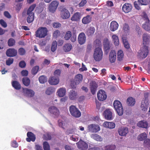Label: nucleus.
<instances>
[{
  "label": "nucleus",
  "instance_id": "nucleus-1",
  "mask_svg": "<svg viewBox=\"0 0 150 150\" xmlns=\"http://www.w3.org/2000/svg\"><path fill=\"white\" fill-rule=\"evenodd\" d=\"M143 44L144 45L142 49L141 52L143 54L144 58L146 57L149 53L148 47L146 45L149 43L150 40V35L149 34L145 33L143 35Z\"/></svg>",
  "mask_w": 150,
  "mask_h": 150
},
{
  "label": "nucleus",
  "instance_id": "nucleus-2",
  "mask_svg": "<svg viewBox=\"0 0 150 150\" xmlns=\"http://www.w3.org/2000/svg\"><path fill=\"white\" fill-rule=\"evenodd\" d=\"M36 6L35 4L31 5L27 11L26 14L28 16L27 21L28 23H32L34 20V13L33 11Z\"/></svg>",
  "mask_w": 150,
  "mask_h": 150
},
{
  "label": "nucleus",
  "instance_id": "nucleus-3",
  "mask_svg": "<svg viewBox=\"0 0 150 150\" xmlns=\"http://www.w3.org/2000/svg\"><path fill=\"white\" fill-rule=\"evenodd\" d=\"M47 32L48 30L46 28L40 27L35 32V35L36 37L43 38L47 35Z\"/></svg>",
  "mask_w": 150,
  "mask_h": 150
},
{
  "label": "nucleus",
  "instance_id": "nucleus-4",
  "mask_svg": "<svg viewBox=\"0 0 150 150\" xmlns=\"http://www.w3.org/2000/svg\"><path fill=\"white\" fill-rule=\"evenodd\" d=\"M103 52L101 48L100 47L96 48L93 53V58L96 61H100L103 58Z\"/></svg>",
  "mask_w": 150,
  "mask_h": 150
},
{
  "label": "nucleus",
  "instance_id": "nucleus-5",
  "mask_svg": "<svg viewBox=\"0 0 150 150\" xmlns=\"http://www.w3.org/2000/svg\"><path fill=\"white\" fill-rule=\"evenodd\" d=\"M69 111L71 115L75 118L79 117L81 115L80 110L74 105H71L69 107Z\"/></svg>",
  "mask_w": 150,
  "mask_h": 150
},
{
  "label": "nucleus",
  "instance_id": "nucleus-6",
  "mask_svg": "<svg viewBox=\"0 0 150 150\" xmlns=\"http://www.w3.org/2000/svg\"><path fill=\"white\" fill-rule=\"evenodd\" d=\"M113 106L118 114L119 116L122 115L123 113V109L121 102L116 100L114 102Z\"/></svg>",
  "mask_w": 150,
  "mask_h": 150
},
{
  "label": "nucleus",
  "instance_id": "nucleus-7",
  "mask_svg": "<svg viewBox=\"0 0 150 150\" xmlns=\"http://www.w3.org/2000/svg\"><path fill=\"white\" fill-rule=\"evenodd\" d=\"M88 130L89 132L96 133L100 130V127L98 125L91 124L88 126Z\"/></svg>",
  "mask_w": 150,
  "mask_h": 150
},
{
  "label": "nucleus",
  "instance_id": "nucleus-8",
  "mask_svg": "<svg viewBox=\"0 0 150 150\" xmlns=\"http://www.w3.org/2000/svg\"><path fill=\"white\" fill-rule=\"evenodd\" d=\"M23 93L24 96L28 97H32L35 95V92L32 90L28 88H23Z\"/></svg>",
  "mask_w": 150,
  "mask_h": 150
},
{
  "label": "nucleus",
  "instance_id": "nucleus-9",
  "mask_svg": "<svg viewBox=\"0 0 150 150\" xmlns=\"http://www.w3.org/2000/svg\"><path fill=\"white\" fill-rule=\"evenodd\" d=\"M60 15L62 18L66 19L69 18L70 16V14L67 9L65 8H63L61 11Z\"/></svg>",
  "mask_w": 150,
  "mask_h": 150
},
{
  "label": "nucleus",
  "instance_id": "nucleus-10",
  "mask_svg": "<svg viewBox=\"0 0 150 150\" xmlns=\"http://www.w3.org/2000/svg\"><path fill=\"white\" fill-rule=\"evenodd\" d=\"M77 147L81 150H86L88 148V144L81 140L76 143Z\"/></svg>",
  "mask_w": 150,
  "mask_h": 150
},
{
  "label": "nucleus",
  "instance_id": "nucleus-11",
  "mask_svg": "<svg viewBox=\"0 0 150 150\" xmlns=\"http://www.w3.org/2000/svg\"><path fill=\"white\" fill-rule=\"evenodd\" d=\"M107 97L105 92L103 90L99 91L97 93V98L98 99L101 101L105 100Z\"/></svg>",
  "mask_w": 150,
  "mask_h": 150
},
{
  "label": "nucleus",
  "instance_id": "nucleus-12",
  "mask_svg": "<svg viewBox=\"0 0 150 150\" xmlns=\"http://www.w3.org/2000/svg\"><path fill=\"white\" fill-rule=\"evenodd\" d=\"M59 5V3L56 1H52L48 9L52 13H54L57 9Z\"/></svg>",
  "mask_w": 150,
  "mask_h": 150
},
{
  "label": "nucleus",
  "instance_id": "nucleus-13",
  "mask_svg": "<svg viewBox=\"0 0 150 150\" xmlns=\"http://www.w3.org/2000/svg\"><path fill=\"white\" fill-rule=\"evenodd\" d=\"M91 92L93 95H94L98 87V84L95 81H92L89 85Z\"/></svg>",
  "mask_w": 150,
  "mask_h": 150
},
{
  "label": "nucleus",
  "instance_id": "nucleus-14",
  "mask_svg": "<svg viewBox=\"0 0 150 150\" xmlns=\"http://www.w3.org/2000/svg\"><path fill=\"white\" fill-rule=\"evenodd\" d=\"M17 54V51L14 48H9L6 51V55L9 57H14Z\"/></svg>",
  "mask_w": 150,
  "mask_h": 150
},
{
  "label": "nucleus",
  "instance_id": "nucleus-15",
  "mask_svg": "<svg viewBox=\"0 0 150 150\" xmlns=\"http://www.w3.org/2000/svg\"><path fill=\"white\" fill-rule=\"evenodd\" d=\"M103 115L107 120H111L113 119L112 113L110 109H106L104 112Z\"/></svg>",
  "mask_w": 150,
  "mask_h": 150
},
{
  "label": "nucleus",
  "instance_id": "nucleus-16",
  "mask_svg": "<svg viewBox=\"0 0 150 150\" xmlns=\"http://www.w3.org/2000/svg\"><path fill=\"white\" fill-rule=\"evenodd\" d=\"M116 52L115 50H112L110 52L109 56V59L110 63H114L116 61Z\"/></svg>",
  "mask_w": 150,
  "mask_h": 150
},
{
  "label": "nucleus",
  "instance_id": "nucleus-17",
  "mask_svg": "<svg viewBox=\"0 0 150 150\" xmlns=\"http://www.w3.org/2000/svg\"><path fill=\"white\" fill-rule=\"evenodd\" d=\"M86 39L85 34L83 33H81L79 35L78 38L79 43L80 45L84 44L86 42Z\"/></svg>",
  "mask_w": 150,
  "mask_h": 150
},
{
  "label": "nucleus",
  "instance_id": "nucleus-18",
  "mask_svg": "<svg viewBox=\"0 0 150 150\" xmlns=\"http://www.w3.org/2000/svg\"><path fill=\"white\" fill-rule=\"evenodd\" d=\"M48 82L51 85H56L59 82V78L55 76H52L49 79Z\"/></svg>",
  "mask_w": 150,
  "mask_h": 150
},
{
  "label": "nucleus",
  "instance_id": "nucleus-19",
  "mask_svg": "<svg viewBox=\"0 0 150 150\" xmlns=\"http://www.w3.org/2000/svg\"><path fill=\"white\" fill-rule=\"evenodd\" d=\"M132 8V6L130 4L126 3L123 5L122 9L124 12L128 13L131 11Z\"/></svg>",
  "mask_w": 150,
  "mask_h": 150
},
{
  "label": "nucleus",
  "instance_id": "nucleus-20",
  "mask_svg": "<svg viewBox=\"0 0 150 150\" xmlns=\"http://www.w3.org/2000/svg\"><path fill=\"white\" fill-rule=\"evenodd\" d=\"M128 131V129L127 127H120L118 130V133L121 136H126Z\"/></svg>",
  "mask_w": 150,
  "mask_h": 150
},
{
  "label": "nucleus",
  "instance_id": "nucleus-21",
  "mask_svg": "<svg viewBox=\"0 0 150 150\" xmlns=\"http://www.w3.org/2000/svg\"><path fill=\"white\" fill-rule=\"evenodd\" d=\"M27 136L28 137L26 138V140L28 142L31 141L34 142L35 140L36 137L35 134L32 132H28L27 133Z\"/></svg>",
  "mask_w": 150,
  "mask_h": 150
},
{
  "label": "nucleus",
  "instance_id": "nucleus-22",
  "mask_svg": "<svg viewBox=\"0 0 150 150\" xmlns=\"http://www.w3.org/2000/svg\"><path fill=\"white\" fill-rule=\"evenodd\" d=\"M81 18V13L77 12L74 13L71 17V20L72 21H78L80 20Z\"/></svg>",
  "mask_w": 150,
  "mask_h": 150
},
{
  "label": "nucleus",
  "instance_id": "nucleus-23",
  "mask_svg": "<svg viewBox=\"0 0 150 150\" xmlns=\"http://www.w3.org/2000/svg\"><path fill=\"white\" fill-rule=\"evenodd\" d=\"M66 89L65 88L62 87L59 88L57 91V96L60 97H64L66 93Z\"/></svg>",
  "mask_w": 150,
  "mask_h": 150
},
{
  "label": "nucleus",
  "instance_id": "nucleus-24",
  "mask_svg": "<svg viewBox=\"0 0 150 150\" xmlns=\"http://www.w3.org/2000/svg\"><path fill=\"white\" fill-rule=\"evenodd\" d=\"M118 25V24L116 21H113L111 23L109 28L111 31H114L117 29Z\"/></svg>",
  "mask_w": 150,
  "mask_h": 150
},
{
  "label": "nucleus",
  "instance_id": "nucleus-25",
  "mask_svg": "<svg viewBox=\"0 0 150 150\" xmlns=\"http://www.w3.org/2000/svg\"><path fill=\"white\" fill-rule=\"evenodd\" d=\"M49 111L51 113L56 116H58L59 114V111L56 107L51 106L49 108Z\"/></svg>",
  "mask_w": 150,
  "mask_h": 150
},
{
  "label": "nucleus",
  "instance_id": "nucleus-26",
  "mask_svg": "<svg viewBox=\"0 0 150 150\" xmlns=\"http://www.w3.org/2000/svg\"><path fill=\"white\" fill-rule=\"evenodd\" d=\"M77 93L74 91L71 90L69 93V97L71 100H74L77 98Z\"/></svg>",
  "mask_w": 150,
  "mask_h": 150
},
{
  "label": "nucleus",
  "instance_id": "nucleus-27",
  "mask_svg": "<svg viewBox=\"0 0 150 150\" xmlns=\"http://www.w3.org/2000/svg\"><path fill=\"white\" fill-rule=\"evenodd\" d=\"M103 125L105 127L112 129L115 128V123L108 122H104Z\"/></svg>",
  "mask_w": 150,
  "mask_h": 150
},
{
  "label": "nucleus",
  "instance_id": "nucleus-28",
  "mask_svg": "<svg viewBox=\"0 0 150 150\" xmlns=\"http://www.w3.org/2000/svg\"><path fill=\"white\" fill-rule=\"evenodd\" d=\"M92 18L90 15H87L84 17L82 20V22L83 24H86L90 23L91 21Z\"/></svg>",
  "mask_w": 150,
  "mask_h": 150
},
{
  "label": "nucleus",
  "instance_id": "nucleus-29",
  "mask_svg": "<svg viewBox=\"0 0 150 150\" xmlns=\"http://www.w3.org/2000/svg\"><path fill=\"white\" fill-rule=\"evenodd\" d=\"M147 138V135L145 132H144L139 134L137 137V139L139 141H144Z\"/></svg>",
  "mask_w": 150,
  "mask_h": 150
},
{
  "label": "nucleus",
  "instance_id": "nucleus-30",
  "mask_svg": "<svg viewBox=\"0 0 150 150\" xmlns=\"http://www.w3.org/2000/svg\"><path fill=\"white\" fill-rule=\"evenodd\" d=\"M12 86L15 89L19 90L21 88V85L20 83L17 81H13L11 82Z\"/></svg>",
  "mask_w": 150,
  "mask_h": 150
},
{
  "label": "nucleus",
  "instance_id": "nucleus-31",
  "mask_svg": "<svg viewBox=\"0 0 150 150\" xmlns=\"http://www.w3.org/2000/svg\"><path fill=\"white\" fill-rule=\"evenodd\" d=\"M91 137L97 141L101 142L103 140V138L97 134H91Z\"/></svg>",
  "mask_w": 150,
  "mask_h": 150
},
{
  "label": "nucleus",
  "instance_id": "nucleus-32",
  "mask_svg": "<svg viewBox=\"0 0 150 150\" xmlns=\"http://www.w3.org/2000/svg\"><path fill=\"white\" fill-rule=\"evenodd\" d=\"M83 79V76L81 74H78L76 75L74 78V81L76 82L77 84H79L82 81Z\"/></svg>",
  "mask_w": 150,
  "mask_h": 150
},
{
  "label": "nucleus",
  "instance_id": "nucleus-33",
  "mask_svg": "<svg viewBox=\"0 0 150 150\" xmlns=\"http://www.w3.org/2000/svg\"><path fill=\"white\" fill-rule=\"evenodd\" d=\"M112 38L114 45L116 46H118L119 45V41L118 36L115 35H113L112 36Z\"/></svg>",
  "mask_w": 150,
  "mask_h": 150
},
{
  "label": "nucleus",
  "instance_id": "nucleus-34",
  "mask_svg": "<svg viewBox=\"0 0 150 150\" xmlns=\"http://www.w3.org/2000/svg\"><path fill=\"white\" fill-rule=\"evenodd\" d=\"M148 102L146 103L145 100H143L141 105V108L142 110L144 111H147L148 108Z\"/></svg>",
  "mask_w": 150,
  "mask_h": 150
},
{
  "label": "nucleus",
  "instance_id": "nucleus-35",
  "mask_svg": "<svg viewBox=\"0 0 150 150\" xmlns=\"http://www.w3.org/2000/svg\"><path fill=\"white\" fill-rule=\"evenodd\" d=\"M72 48V46L70 43H67L65 44L63 47V49L65 52L70 51Z\"/></svg>",
  "mask_w": 150,
  "mask_h": 150
},
{
  "label": "nucleus",
  "instance_id": "nucleus-36",
  "mask_svg": "<svg viewBox=\"0 0 150 150\" xmlns=\"http://www.w3.org/2000/svg\"><path fill=\"white\" fill-rule=\"evenodd\" d=\"M135 103V99L132 97H129L127 99V103L129 106H132L134 105Z\"/></svg>",
  "mask_w": 150,
  "mask_h": 150
},
{
  "label": "nucleus",
  "instance_id": "nucleus-37",
  "mask_svg": "<svg viewBox=\"0 0 150 150\" xmlns=\"http://www.w3.org/2000/svg\"><path fill=\"white\" fill-rule=\"evenodd\" d=\"M95 30L94 27H91L87 30L86 33L88 36L92 35L94 33Z\"/></svg>",
  "mask_w": 150,
  "mask_h": 150
},
{
  "label": "nucleus",
  "instance_id": "nucleus-38",
  "mask_svg": "<svg viewBox=\"0 0 150 150\" xmlns=\"http://www.w3.org/2000/svg\"><path fill=\"white\" fill-rule=\"evenodd\" d=\"M137 125L139 127L146 128L148 127V124L147 122L141 121L138 122Z\"/></svg>",
  "mask_w": 150,
  "mask_h": 150
},
{
  "label": "nucleus",
  "instance_id": "nucleus-39",
  "mask_svg": "<svg viewBox=\"0 0 150 150\" xmlns=\"http://www.w3.org/2000/svg\"><path fill=\"white\" fill-rule=\"evenodd\" d=\"M122 39L124 47L127 49H129L130 48V45L126 38L122 37Z\"/></svg>",
  "mask_w": 150,
  "mask_h": 150
},
{
  "label": "nucleus",
  "instance_id": "nucleus-40",
  "mask_svg": "<svg viewBox=\"0 0 150 150\" xmlns=\"http://www.w3.org/2000/svg\"><path fill=\"white\" fill-rule=\"evenodd\" d=\"M117 59L120 61L122 60L123 58L124 54L122 51L119 50L118 51L117 54Z\"/></svg>",
  "mask_w": 150,
  "mask_h": 150
},
{
  "label": "nucleus",
  "instance_id": "nucleus-41",
  "mask_svg": "<svg viewBox=\"0 0 150 150\" xmlns=\"http://www.w3.org/2000/svg\"><path fill=\"white\" fill-rule=\"evenodd\" d=\"M23 83L26 86H28L30 83V80L28 77H24L23 78Z\"/></svg>",
  "mask_w": 150,
  "mask_h": 150
},
{
  "label": "nucleus",
  "instance_id": "nucleus-42",
  "mask_svg": "<svg viewBox=\"0 0 150 150\" xmlns=\"http://www.w3.org/2000/svg\"><path fill=\"white\" fill-rule=\"evenodd\" d=\"M124 33L127 35L129 32V28L127 24L125 23L123 25V28Z\"/></svg>",
  "mask_w": 150,
  "mask_h": 150
},
{
  "label": "nucleus",
  "instance_id": "nucleus-43",
  "mask_svg": "<svg viewBox=\"0 0 150 150\" xmlns=\"http://www.w3.org/2000/svg\"><path fill=\"white\" fill-rule=\"evenodd\" d=\"M143 28L146 30L149 31L150 30V24L149 22L146 21L145 23L142 25Z\"/></svg>",
  "mask_w": 150,
  "mask_h": 150
},
{
  "label": "nucleus",
  "instance_id": "nucleus-44",
  "mask_svg": "<svg viewBox=\"0 0 150 150\" xmlns=\"http://www.w3.org/2000/svg\"><path fill=\"white\" fill-rule=\"evenodd\" d=\"M57 46V43L56 41H54L52 44L51 50L54 52L56 50Z\"/></svg>",
  "mask_w": 150,
  "mask_h": 150
},
{
  "label": "nucleus",
  "instance_id": "nucleus-45",
  "mask_svg": "<svg viewBox=\"0 0 150 150\" xmlns=\"http://www.w3.org/2000/svg\"><path fill=\"white\" fill-rule=\"evenodd\" d=\"M104 150H114L116 148L115 145H108L105 146L104 148Z\"/></svg>",
  "mask_w": 150,
  "mask_h": 150
},
{
  "label": "nucleus",
  "instance_id": "nucleus-46",
  "mask_svg": "<svg viewBox=\"0 0 150 150\" xmlns=\"http://www.w3.org/2000/svg\"><path fill=\"white\" fill-rule=\"evenodd\" d=\"M39 67L38 66H36L32 68L31 70V73L33 75H35L38 72Z\"/></svg>",
  "mask_w": 150,
  "mask_h": 150
},
{
  "label": "nucleus",
  "instance_id": "nucleus-47",
  "mask_svg": "<svg viewBox=\"0 0 150 150\" xmlns=\"http://www.w3.org/2000/svg\"><path fill=\"white\" fill-rule=\"evenodd\" d=\"M39 80L40 83H44L47 82V79L46 77L42 75L39 77Z\"/></svg>",
  "mask_w": 150,
  "mask_h": 150
},
{
  "label": "nucleus",
  "instance_id": "nucleus-48",
  "mask_svg": "<svg viewBox=\"0 0 150 150\" xmlns=\"http://www.w3.org/2000/svg\"><path fill=\"white\" fill-rule=\"evenodd\" d=\"M15 41L12 38L9 39L8 42V45L9 47H12L15 45Z\"/></svg>",
  "mask_w": 150,
  "mask_h": 150
},
{
  "label": "nucleus",
  "instance_id": "nucleus-49",
  "mask_svg": "<svg viewBox=\"0 0 150 150\" xmlns=\"http://www.w3.org/2000/svg\"><path fill=\"white\" fill-rule=\"evenodd\" d=\"M71 36V32L70 31H68L66 32L64 38L66 40H68L69 39Z\"/></svg>",
  "mask_w": 150,
  "mask_h": 150
},
{
  "label": "nucleus",
  "instance_id": "nucleus-50",
  "mask_svg": "<svg viewBox=\"0 0 150 150\" xmlns=\"http://www.w3.org/2000/svg\"><path fill=\"white\" fill-rule=\"evenodd\" d=\"M149 0H138L139 4L141 5H146L149 2Z\"/></svg>",
  "mask_w": 150,
  "mask_h": 150
},
{
  "label": "nucleus",
  "instance_id": "nucleus-51",
  "mask_svg": "<svg viewBox=\"0 0 150 150\" xmlns=\"http://www.w3.org/2000/svg\"><path fill=\"white\" fill-rule=\"evenodd\" d=\"M43 147L44 150H50L49 144L47 142H43Z\"/></svg>",
  "mask_w": 150,
  "mask_h": 150
},
{
  "label": "nucleus",
  "instance_id": "nucleus-52",
  "mask_svg": "<svg viewBox=\"0 0 150 150\" xmlns=\"http://www.w3.org/2000/svg\"><path fill=\"white\" fill-rule=\"evenodd\" d=\"M54 91V88L52 87L48 88L46 91V93L48 95H50Z\"/></svg>",
  "mask_w": 150,
  "mask_h": 150
},
{
  "label": "nucleus",
  "instance_id": "nucleus-53",
  "mask_svg": "<svg viewBox=\"0 0 150 150\" xmlns=\"http://www.w3.org/2000/svg\"><path fill=\"white\" fill-rule=\"evenodd\" d=\"M60 33L59 30H57L54 31L53 33V37L54 38H56L60 35Z\"/></svg>",
  "mask_w": 150,
  "mask_h": 150
},
{
  "label": "nucleus",
  "instance_id": "nucleus-54",
  "mask_svg": "<svg viewBox=\"0 0 150 150\" xmlns=\"http://www.w3.org/2000/svg\"><path fill=\"white\" fill-rule=\"evenodd\" d=\"M142 17L146 21L149 22V20L147 14L145 12H143L142 15Z\"/></svg>",
  "mask_w": 150,
  "mask_h": 150
},
{
  "label": "nucleus",
  "instance_id": "nucleus-55",
  "mask_svg": "<svg viewBox=\"0 0 150 150\" xmlns=\"http://www.w3.org/2000/svg\"><path fill=\"white\" fill-rule=\"evenodd\" d=\"M13 62V59L12 58H9L6 60V64L7 65L10 66L12 64Z\"/></svg>",
  "mask_w": 150,
  "mask_h": 150
},
{
  "label": "nucleus",
  "instance_id": "nucleus-56",
  "mask_svg": "<svg viewBox=\"0 0 150 150\" xmlns=\"http://www.w3.org/2000/svg\"><path fill=\"white\" fill-rule=\"evenodd\" d=\"M143 144L144 145L146 146H150V139H146L143 142Z\"/></svg>",
  "mask_w": 150,
  "mask_h": 150
},
{
  "label": "nucleus",
  "instance_id": "nucleus-57",
  "mask_svg": "<svg viewBox=\"0 0 150 150\" xmlns=\"http://www.w3.org/2000/svg\"><path fill=\"white\" fill-rule=\"evenodd\" d=\"M18 52L20 55H23L25 53V51L23 48H21L19 49Z\"/></svg>",
  "mask_w": 150,
  "mask_h": 150
},
{
  "label": "nucleus",
  "instance_id": "nucleus-58",
  "mask_svg": "<svg viewBox=\"0 0 150 150\" xmlns=\"http://www.w3.org/2000/svg\"><path fill=\"white\" fill-rule=\"evenodd\" d=\"M51 138V136L49 134L47 133L44 135V138L45 140H50Z\"/></svg>",
  "mask_w": 150,
  "mask_h": 150
},
{
  "label": "nucleus",
  "instance_id": "nucleus-59",
  "mask_svg": "<svg viewBox=\"0 0 150 150\" xmlns=\"http://www.w3.org/2000/svg\"><path fill=\"white\" fill-rule=\"evenodd\" d=\"M61 73V71L60 69H58L56 70L54 72V76L56 77L59 76H60V75Z\"/></svg>",
  "mask_w": 150,
  "mask_h": 150
},
{
  "label": "nucleus",
  "instance_id": "nucleus-60",
  "mask_svg": "<svg viewBox=\"0 0 150 150\" xmlns=\"http://www.w3.org/2000/svg\"><path fill=\"white\" fill-rule=\"evenodd\" d=\"M26 65V64L24 61H20L19 64V66L21 68H25Z\"/></svg>",
  "mask_w": 150,
  "mask_h": 150
},
{
  "label": "nucleus",
  "instance_id": "nucleus-61",
  "mask_svg": "<svg viewBox=\"0 0 150 150\" xmlns=\"http://www.w3.org/2000/svg\"><path fill=\"white\" fill-rule=\"evenodd\" d=\"M21 74L23 76H26L28 75V72L27 70H24L21 71Z\"/></svg>",
  "mask_w": 150,
  "mask_h": 150
},
{
  "label": "nucleus",
  "instance_id": "nucleus-62",
  "mask_svg": "<svg viewBox=\"0 0 150 150\" xmlns=\"http://www.w3.org/2000/svg\"><path fill=\"white\" fill-rule=\"evenodd\" d=\"M79 84H77L75 81H72L71 83V86L72 88H76L77 85Z\"/></svg>",
  "mask_w": 150,
  "mask_h": 150
},
{
  "label": "nucleus",
  "instance_id": "nucleus-63",
  "mask_svg": "<svg viewBox=\"0 0 150 150\" xmlns=\"http://www.w3.org/2000/svg\"><path fill=\"white\" fill-rule=\"evenodd\" d=\"M0 24L4 28H6L7 26L6 23L3 19H1L0 20Z\"/></svg>",
  "mask_w": 150,
  "mask_h": 150
},
{
  "label": "nucleus",
  "instance_id": "nucleus-64",
  "mask_svg": "<svg viewBox=\"0 0 150 150\" xmlns=\"http://www.w3.org/2000/svg\"><path fill=\"white\" fill-rule=\"evenodd\" d=\"M135 30L137 32L138 35H140L142 34V31L139 26H136Z\"/></svg>",
  "mask_w": 150,
  "mask_h": 150
}]
</instances>
